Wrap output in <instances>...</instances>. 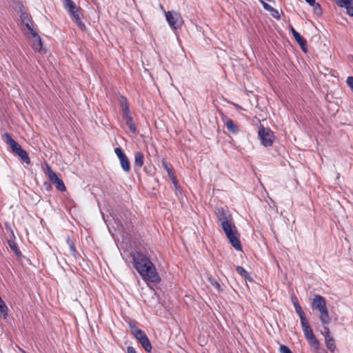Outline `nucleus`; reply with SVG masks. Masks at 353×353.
<instances>
[{
    "label": "nucleus",
    "mask_w": 353,
    "mask_h": 353,
    "mask_svg": "<svg viewBox=\"0 0 353 353\" xmlns=\"http://www.w3.org/2000/svg\"><path fill=\"white\" fill-rule=\"evenodd\" d=\"M8 243H9L10 248L13 251H14L16 252L18 251L17 244L14 241H9Z\"/></svg>",
    "instance_id": "obj_38"
},
{
    "label": "nucleus",
    "mask_w": 353,
    "mask_h": 353,
    "mask_svg": "<svg viewBox=\"0 0 353 353\" xmlns=\"http://www.w3.org/2000/svg\"><path fill=\"white\" fill-rule=\"evenodd\" d=\"M307 342L309 343L310 345L312 348V351L314 353H319L320 352V343L318 339L316 338L315 336H313L312 337L309 338L307 339Z\"/></svg>",
    "instance_id": "obj_11"
},
{
    "label": "nucleus",
    "mask_w": 353,
    "mask_h": 353,
    "mask_svg": "<svg viewBox=\"0 0 353 353\" xmlns=\"http://www.w3.org/2000/svg\"><path fill=\"white\" fill-rule=\"evenodd\" d=\"M236 272L245 279H248L249 273L241 266L236 267Z\"/></svg>",
    "instance_id": "obj_23"
},
{
    "label": "nucleus",
    "mask_w": 353,
    "mask_h": 353,
    "mask_svg": "<svg viewBox=\"0 0 353 353\" xmlns=\"http://www.w3.org/2000/svg\"><path fill=\"white\" fill-rule=\"evenodd\" d=\"M290 30L293 35H294V33L298 32L297 31L295 30V29L292 26H290Z\"/></svg>",
    "instance_id": "obj_44"
},
{
    "label": "nucleus",
    "mask_w": 353,
    "mask_h": 353,
    "mask_svg": "<svg viewBox=\"0 0 353 353\" xmlns=\"http://www.w3.org/2000/svg\"><path fill=\"white\" fill-rule=\"evenodd\" d=\"M114 152L117 157L119 158V161L126 157V155L123 152L122 149L120 148H114Z\"/></svg>",
    "instance_id": "obj_27"
},
{
    "label": "nucleus",
    "mask_w": 353,
    "mask_h": 353,
    "mask_svg": "<svg viewBox=\"0 0 353 353\" xmlns=\"http://www.w3.org/2000/svg\"><path fill=\"white\" fill-rule=\"evenodd\" d=\"M32 37L34 39L32 47L35 51L41 52L42 42L41 39L37 33H34Z\"/></svg>",
    "instance_id": "obj_13"
},
{
    "label": "nucleus",
    "mask_w": 353,
    "mask_h": 353,
    "mask_svg": "<svg viewBox=\"0 0 353 353\" xmlns=\"http://www.w3.org/2000/svg\"><path fill=\"white\" fill-rule=\"evenodd\" d=\"M226 127L229 131L232 133H237L239 132L238 126L230 119H228L225 122Z\"/></svg>",
    "instance_id": "obj_18"
},
{
    "label": "nucleus",
    "mask_w": 353,
    "mask_h": 353,
    "mask_svg": "<svg viewBox=\"0 0 353 353\" xmlns=\"http://www.w3.org/2000/svg\"><path fill=\"white\" fill-rule=\"evenodd\" d=\"M28 30L31 33L32 36H33L34 33H37L32 27L31 22L24 23Z\"/></svg>",
    "instance_id": "obj_31"
},
{
    "label": "nucleus",
    "mask_w": 353,
    "mask_h": 353,
    "mask_svg": "<svg viewBox=\"0 0 353 353\" xmlns=\"http://www.w3.org/2000/svg\"><path fill=\"white\" fill-rule=\"evenodd\" d=\"M215 215L218 221L221 223L222 230L229 239L231 245L236 250L241 251L242 246L239 240V234L228 209L217 208L215 210Z\"/></svg>",
    "instance_id": "obj_1"
},
{
    "label": "nucleus",
    "mask_w": 353,
    "mask_h": 353,
    "mask_svg": "<svg viewBox=\"0 0 353 353\" xmlns=\"http://www.w3.org/2000/svg\"><path fill=\"white\" fill-rule=\"evenodd\" d=\"M63 6L77 26L81 30L84 31L85 30V26L81 18V9L79 7H77L72 0H63Z\"/></svg>",
    "instance_id": "obj_4"
},
{
    "label": "nucleus",
    "mask_w": 353,
    "mask_h": 353,
    "mask_svg": "<svg viewBox=\"0 0 353 353\" xmlns=\"http://www.w3.org/2000/svg\"><path fill=\"white\" fill-rule=\"evenodd\" d=\"M260 1L262 3L263 8L271 12V11L273 10V8L268 3L264 2L263 1Z\"/></svg>",
    "instance_id": "obj_33"
},
{
    "label": "nucleus",
    "mask_w": 353,
    "mask_h": 353,
    "mask_svg": "<svg viewBox=\"0 0 353 353\" xmlns=\"http://www.w3.org/2000/svg\"><path fill=\"white\" fill-rule=\"evenodd\" d=\"M48 176L51 183L54 185L57 190L61 192L65 191L66 188L63 183V181L59 179L57 174L50 168L48 170Z\"/></svg>",
    "instance_id": "obj_9"
},
{
    "label": "nucleus",
    "mask_w": 353,
    "mask_h": 353,
    "mask_svg": "<svg viewBox=\"0 0 353 353\" xmlns=\"http://www.w3.org/2000/svg\"><path fill=\"white\" fill-rule=\"evenodd\" d=\"M271 14L274 18L276 19H280L281 18L279 11L274 8H273V10L271 11Z\"/></svg>",
    "instance_id": "obj_32"
},
{
    "label": "nucleus",
    "mask_w": 353,
    "mask_h": 353,
    "mask_svg": "<svg viewBox=\"0 0 353 353\" xmlns=\"http://www.w3.org/2000/svg\"><path fill=\"white\" fill-rule=\"evenodd\" d=\"M165 15L168 24L172 29L177 30L182 26L183 20L179 12L168 11L165 12Z\"/></svg>",
    "instance_id": "obj_8"
},
{
    "label": "nucleus",
    "mask_w": 353,
    "mask_h": 353,
    "mask_svg": "<svg viewBox=\"0 0 353 353\" xmlns=\"http://www.w3.org/2000/svg\"><path fill=\"white\" fill-rule=\"evenodd\" d=\"M279 350L281 353H292L290 349L284 345H281Z\"/></svg>",
    "instance_id": "obj_30"
},
{
    "label": "nucleus",
    "mask_w": 353,
    "mask_h": 353,
    "mask_svg": "<svg viewBox=\"0 0 353 353\" xmlns=\"http://www.w3.org/2000/svg\"><path fill=\"white\" fill-rule=\"evenodd\" d=\"M120 163L122 169L126 172H128L130 170V161L127 157L123 158L120 160Z\"/></svg>",
    "instance_id": "obj_20"
},
{
    "label": "nucleus",
    "mask_w": 353,
    "mask_h": 353,
    "mask_svg": "<svg viewBox=\"0 0 353 353\" xmlns=\"http://www.w3.org/2000/svg\"><path fill=\"white\" fill-rule=\"evenodd\" d=\"M311 307L313 310H318L319 312V319L323 324L327 325L330 323L331 319L324 297L319 294H315L311 303Z\"/></svg>",
    "instance_id": "obj_3"
},
{
    "label": "nucleus",
    "mask_w": 353,
    "mask_h": 353,
    "mask_svg": "<svg viewBox=\"0 0 353 353\" xmlns=\"http://www.w3.org/2000/svg\"><path fill=\"white\" fill-rule=\"evenodd\" d=\"M127 353H137L135 349L132 346H128L127 347Z\"/></svg>",
    "instance_id": "obj_40"
},
{
    "label": "nucleus",
    "mask_w": 353,
    "mask_h": 353,
    "mask_svg": "<svg viewBox=\"0 0 353 353\" xmlns=\"http://www.w3.org/2000/svg\"><path fill=\"white\" fill-rule=\"evenodd\" d=\"M346 10V12L351 17H353V1L349 2L347 6L343 7Z\"/></svg>",
    "instance_id": "obj_26"
},
{
    "label": "nucleus",
    "mask_w": 353,
    "mask_h": 353,
    "mask_svg": "<svg viewBox=\"0 0 353 353\" xmlns=\"http://www.w3.org/2000/svg\"><path fill=\"white\" fill-rule=\"evenodd\" d=\"M295 299H297L295 296H293L292 297V302L294 303V301H295Z\"/></svg>",
    "instance_id": "obj_45"
},
{
    "label": "nucleus",
    "mask_w": 353,
    "mask_h": 353,
    "mask_svg": "<svg viewBox=\"0 0 353 353\" xmlns=\"http://www.w3.org/2000/svg\"><path fill=\"white\" fill-rule=\"evenodd\" d=\"M260 1L262 3L263 8L271 12V11L273 10V8L268 3L264 2L263 1Z\"/></svg>",
    "instance_id": "obj_34"
},
{
    "label": "nucleus",
    "mask_w": 353,
    "mask_h": 353,
    "mask_svg": "<svg viewBox=\"0 0 353 353\" xmlns=\"http://www.w3.org/2000/svg\"><path fill=\"white\" fill-rule=\"evenodd\" d=\"M8 308L5 303L4 301L0 296V316L3 319H6L8 316Z\"/></svg>",
    "instance_id": "obj_17"
},
{
    "label": "nucleus",
    "mask_w": 353,
    "mask_h": 353,
    "mask_svg": "<svg viewBox=\"0 0 353 353\" xmlns=\"http://www.w3.org/2000/svg\"><path fill=\"white\" fill-rule=\"evenodd\" d=\"M67 243H68L69 248L71 246V245H74L73 241L70 238L67 239Z\"/></svg>",
    "instance_id": "obj_42"
},
{
    "label": "nucleus",
    "mask_w": 353,
    "mask_h": 353,
    "mask_svg": "<svg viewBox=\"0 0 353 353\" xmlns=\"http://www.w3.org/2000/svg\"><path fill=\"white\" fill-rule=\"evenodd\" d=\"M130 327L131 330V332L133 334V336L136 338L137 341L141 339L144 336H146V334L144 333L143 330L139 329L138 327H137L135 325L130 323Z\"/></svg>",
    "instance_id": "obj_10"
},
{
    "label": "nucleus",
    "mask_w": 353,
    "mask_h": 353,
    "mask_svg": "<svg viewBox=\"0 0 353 353\" xmlns=\"http://www.w3.org/2000/svg\"><path fill=\"white\" fill-rule=\"evenodd\" d=\"M208 281L210 283V284L214 288H215L218 291H221L222 290L220 284L219 283V282L215 279H214L212 277H210L208 279Z\"/></svg>",
    "instance_id": "obj_24"
},
{
    "label": "nucleus",
    "mask_w": 353,
    "mask_h": 353,
    "mask_svg": "<svg viewBox=\"0 0 353 353\" xmlns=\"http://www.w3.org/2000/svg\"><path fill=\"white\" fill-rule=\"evenodd\" d=\"M296 312L298 314V315L300 317L301 323L307 321V319L305 318V313L303 311L301 307H297L295 309Z\"/></svg>",
    "instance_id": "obj_25"
},
{
    "label": "nucleus",
    "mask_w": 353,
    "mask_h": 353,
    "mask_svg": "<svg viewBox=\"0 0 353 353\" xmlns=\"http://www.w3.org/2000/svg\"><path fill=\"white\" fill-rule=\"evenodd\" d=\"M314 7V12L317 15H321L322 14V8L319 3H314V5H312Z\"/></svg>",
    "instance_id": "obj_28"
},
{
    "label": "nucleus",
    "mask_w": 353,
    "mask_h": 353,
    "mask_svg": "<svg viewBox=\"0 0 353 353\" xmlns=\"http://www.w3.org/2000/svg\"><path fill=\"white\" fill-rule=\"evenodd\" d=\"M172 181V182L173 183L174 187L176 189H178L179 188V185H178V182H177V180L176 179V177L174 176V175H172V176H169Z\"/></svg>",
    "instance_id": "obj_37"
},
{
    "label": "nucleus",
    "mask_w": 353,
    "mask_h": 353,
    "mask_svg": "<svg viewBox=\"0 0 353 353\" xmlns=\"http://www.w3.org/2000/svg\"><path fill=\"white\" fill-rule=\"evenodd\" d=\"M144 163V156L141 152L134 153V166L141 168Z\"/></svg>",
    "instance_id": "obj_15"
},
{
    "label": "nucleus",
    "mask_w": 353,
    "mask_h": 353,
    "mask_svg": "<svg viewBox=\"0 0 353 353\" xmlns=\"http://www.w3.org/2000/svg\"><path fill=\"white\" fill-rule=\"evenodd\" d=\"M293 305H294L295 309L297 308V307H301V305L299 303V301H298L297 299H295V301H294Z\"/></svg>",
    "instance_id": "obj_41"
},
{
    "label": "nucleus",
    "mask_w": 353,
    "mask_h": 353,
    "mask_svg": "<svg viewBox=\"0 0 353 353\" xmlns=\"http://www.w3.org/2000/svg\"><path fill=\"white\" fill-rule=\"evenodd\" d=\"M346 81L348 86L353 91V77H348Z\"/></svg>",
    "instance_id": "obj_36"
},
{
    "label": "nucleus",
    "mask_w": 353,
    "mask_h": 353,
    "mask_svg": "<svg viewBox=\"0 0 353 353\" xmlns=\"http://www.w3.org/2000/svg\"><path fill=\"white\" fill-rule=\"evenodd\" d=\"M20 18L23 24L31 21L30 16L26 12H21Z\"/></svg>",
    "instance_id": "obj_22"
},
{
    "label": "nucleus",
    "mask_w": 353,
    "mask_h": 353,
    "mask_svg": "<svg viewBox=\"0 0 353 353\" xmlns=\"http://www.w3.org/2000/svg\"><path fill=\"white\" fill-rule=\"evenodd\" d=\"M258 136L261 143L265 147H270L275 140L273 132L270 129L261 127L258 132Z\"/></svg>",
    "instance_id": "obj_7"
},
{
    "label": "nucleus",
    "mask_w": 353,
    "mask_h": 353,
    "mask_svg": "<svg viewBox=\"0 0 353 353\" xmlns=\"http://www.w3.org/2000/svg\"><path fill=\"white\" fill-rule=\"evenodd\" d=\"M325 341L327 349L331 352H334L336 349V345L333 337L331 336H327L325 338Z\"/></svg>",
    "instance_id": "obj_19"
},
{
    "label": "nucleus",
    "mask_w": 353,
    "mask_h": 353,
    "mask_svg": "<svg viewBox=\"0 0 353 353\" xmlns=\"http://www.w3.org/2000/svg\"><path fill=\"white\" fill-rule=\"evenodd\" d=\"M316 0H305V1L309 3L310 6L311 5H314V3Z\"/></svg>",
    "instance_id": "obj_43"
},
{
    "label": "nucleus",
    "mask_w": 353,
    "mask_h": 353,
    "mask_svg": "<svg viewBox=\"0 0 353 353\" xmlns=\"http://www.w3.org/2000/svg\"><path fill=\"white\" fill-rule=\"evenodd\" d=\"M323 334L325 338L327 336H330V329L327 326L323 327Z\"/></svg>",
    "instance_id": "obj_39"
},
{
    "label": "nucleus",
    "mask_w": 353,
    "mask_h": 353,
    "mask_svg": "<svg viewBox=\"0 0 353 353\" xmlns=\"http://www.w3.org/2000/svg\"><path fill=\"white\" fill-rule=\"evenodd\" d=\"M301 325H302L303 331V333H304V335H305L306 339H308L309 338L314 336L313 331H312V328L310 327L307 320L305 321L301 322Z\"/></svg>",
    "instance_id": "obj_12"
},
{
    "label": "nucleus",
    "mask_w": 353,
    "mask_h": 353,
    "mask_svg": "<svg viewBox=\"0 0 353 353\" xmlns=\"http://www.w3.org/2000/svg\"><path fill=\"white\" fill-rule=\"evenodd\" d=\"M334 1L339 7L343 8L345 6H347L349 2L353 1V0H334Z\"/></svg>",
    "instance_id": "obj_29"
},
{
    "label": "nucleus",
    "mask_w": 353,
    "mask_h": 353,
    "mask_svg": "<svg viewBox=\"0 0 353 353\" xmlns=\"http://www.w3.org/2000/svg\"><path fill=\"white\" fill-rule=\"evenodd\" d=\"M162 165L167 171L168 176H172L174 174L172 172V166L170 163H169L165 159L162 160Z\"/></svg>",
    "instance_id": "obj_21"
},
{
    "label": "nucleus",
    "mask_w": 353,
    "mask_h": 353,
    "mask_svg": "<svg viewBox=\"0 0 353 353\" xmlns=\"http://www.w3.org/2000/svg\"><path fill=\"white\" fill-rule=\"evenodd\" d=\"M119 103L121 107L122 117L125 124L128 126L130 130L133 134H136L137 127L132 121V117L130 115L129 104L127 99L125 97L121 96L119 99Z\"/></svg>",
    "instance_id": "obj_6"
},
{
    "label": "nucleus",
    "mask_w": 353,
    "mask_h": 353,
    "mask_svg": "<svg viewBox=\"0 0 353 353\" xmlns=\"http://www.w3.org/2000/svg\"><path fill=\"white\" fill-rule=\"evenodd\" d=\"M130 256L132 259L134 267L144 281L155 283L161 281L155 265L146 255L136 251L130 253Z\"/></svg>",
    "instance_id": "obj_2"
},
{
    "label": "nucleus",
    "mask_w": 353,
    "mask_h": 353,
    "mask_svg": "<svg viewBox=\"0 0 353 353\" xmlns=\"http://www.w3.org/2000/svg\"><path fill=\"white\" fill-rule=\"evenodd\" d=\"M294 39L299 44L301 48L305 52H307L306 46H307V41L306 40L301 37V35L299 32L294 33L293 35Z\"/></svg>",
    "instance_id": "obj_14"
},
{
    "label": "nucleus",
    "mask_w": 353,
    "mask_h": 353,
    "mask_svg": "<svg viewBox=\"0 0 353 353\" xmlns=\"http://www.w3.org/2000/svg\"><path fill=\"white\" fill-rule=\"evenodd\" d=\"M4 137L5 141L10 147L12 152L19 156L26 164H30V159L27 152L24 150L21 147V145L12 138L10 134L8 133H5Z\"/></svg>",
    "instance_id": "obj_5"
},
{
    "label": "nucleus",
    "mask_w": 353,
    "mask_h": 353,
    "mask_svg": "<svg viewBox=\"0 0 353 353\" xmlns=\"http://www.w3.org/2000/svg\"><path fill=\"white\" fill-rule=\"evenodd\" d=\"M138 341L141 343L142 347L145 350V352H151L152 347L147 335Z\"/></svg>",
    "instance_id": "obj_16"
},
{
    "label": "nucleus",
    "mask_w": 353,
    "mask_h": 353,
    "mask_svg": "<svg viewBox=\"0 0 353 353\" xmlns=\"http://www.w3.org/2000/svg\"><path fill=\"white\" fill-rule=\"evenodd\" d=\"M167 353H172L171 352H168Z\"/></svg>",
    "instance_id": "obj_46"
},
{
    "label": "nucleus",
    "mask_w": 353,
    "mask_h": 353,
    "mask_svg": "<svg viewBox=\"0 0 353 353\" xmlns=\"http://www.w3.org/2000/svg\"><path fill=\"white\" fill-rule=\"evenodd\" d=\"M70 253L74 256L77 257L78 254V252L77 251L74 245H71L69 248Z\"/></svg>",
    "instance_id": "obj_35"
}]
</instances>
